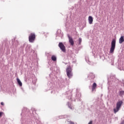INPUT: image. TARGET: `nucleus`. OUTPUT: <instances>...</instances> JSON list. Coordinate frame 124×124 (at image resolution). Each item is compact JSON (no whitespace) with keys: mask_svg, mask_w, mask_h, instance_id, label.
I'll use <instances>...</instances> for the list:
<instances>
[{"mask_svg":"<svg viewBox=\"0 0 124 124\" xmlns=\"http://www.w3.org/2000/svg\"><path fill=\"white\" fill-rule=\"evenodd\" d=\"M123 105V101H119L116 103V108L113 109V112L114 114H116L117 112H119V110L122 107V105Z\"/></svg>","mask_w":124,"mask_h":124,"instance_id":"nucleus-1","label":"nucleus"},{"mask_svg":"<svg viewBox=\"0 0 124 124\" xmlns=\"http://www.w3.org/2000/svg\"><path fill=\"white\" fill-rule=\"evenodd\" d=\"M66 71L67 77H68L69 79H70V78H72V76H73V74L72 73V69L71 68V67H70V66H69L66 68Z\"/></svg>","mask_w":124,"mask_h":124,"instance_id":"nucleus-2","label":"nucleus"},{"mask_svg":"<svg viewBox=\"0 0 124 124\" xmlns=\"http://www.w3.org/2000/svg\"><path fill=\"white\" fill-rule=\"evenodd\" d=\"M115 48H116V39H114L111 41V45L109 51L110 54H113V53H114V51H115Z\"/></svg>","mask_w":124,"mask_h":124,"instance_id":"nucleus-3","label":"nucleus"},{"mask_svg":"<svg viewBox=\"0 0 124 124\" xmlns=\"http://www.w3.org/2000/svg\"><path fill=\"white\" fill-rule=\"evenodd\" d=\"M35 34L34 33H31L29 36V42L31 43L34 42L35 40Z\"/></svg>","mask_w":124,"mask_h":124,"instance_id":"nucleus-4","label":"nucleus"},{"mask_svg":"<svg viewBox=\"0 0 124 124\" xmlns=\"http://www.w3.org/2000/svg\"><path fill=\"white\" fill-rule=\"evenodd\" d=\"M58 46L60 48V49L62 50V52H63L64 53H65V52H66V49H65V46H64V45H63L62 43H59Z\"/></svg>","mask_w":124,"mask_h":124,"instance_id":"nucleus-5","label":"nucleus"},{"mask_svg":"<svg viewBox=\"0 0 124 124\" xmlns=\"http://www.w3.org/2000/svg\"><path fill=\"white\" fill-rule=\"evenodd\" d=\"M68 37L69 39V43H70L71 45L73 46L74 45V41H73V39H72V37H70L69 35H68Z\"/></svg>","mask_w":124,"mask_h":124,"instance_id":"nucleus-6","label":"nucleus"},{"mask_svg":"<svg viewBox=\"0 0 124 124\" xmlns=\"http://www.w3.org/2000/svg\"><path fill=\"white\" fill-rule=\"evenodd\" d=\"M96 87H97V85L95 82L93 83L92 85V92L95 91V89H96Z\"/></svg>","mask_w":124,"mask_h":124,"instance_id":"nucleus-7","label":"nucleus"},{"mask_svg":"<svg viewBox=\"0 0 124 124\" xmlns=\"http://www.w3.org/2000/svg\"><path fill=\"white\" fill-rule=\"evenodd\" d=\"M88 21L89 22V24H93V17L90 16L88 17Z\"/></svg>","mask_w":124,"mask_h":124,"instance_id":"nucleus-8","label":"nucleus"},{"mask_svg":"<svg viewBox=\"0 0 124 124\" xmlns=\"http://www.w3.org/2000/svg\"><path fill=\"white\" fill-rule=\"evenodd\" d=\"M123 42H124V36H122L119 39V43L120 44H122Z\"/></svg>","mask_w":124,"mask_h":124,"instance_id":"nucleus-9","label":"nucleus"},{"mask_svg":"<svg viewBox=\"0 0 124 124\" xmlns=\"http://www.w3.org/2000/svg\"><path fill=\"white\" fill-rule=\"evenodd\" d=\"M16 81L18 84V85L22 87L23 84L22 83V82H21V80H20V79L19 78H16Z\"/></svg>","mask_w":124,"mask_h":124,"instance_id":"nucleus-10","label":"nucleus"},{"mask_svg":"<svg viewBox=\"0 0 124 124\" xmlns=\"http://www.w3.org/2000/svg\"><path fill=\"white\" fill-rule=\"evenodd\" d=\"M51 60L53 61V62H56V61H57V57H56L55 55H53L51 57Z\"/></svg>","mask_w":124,"mask_h":124,"instance_id":"nucleus-11","label":"nucleus"},{"mask_svg":"<svg viewBox=\"0 0 124 124\" xmlns=\"http://www.w3.org/2000/svg\"><path fill=\"white\" fill-rule=\"evenodd\" d=\"M119 94L120 96H123L124 94V91H120L119 93Z\"/></svg>","mask_w":124,"mask_h":124,"instance_id":"nucleus-12","label":"nucleus"},{"mask_svg":"<svg viewBox=\"0 0 124 124\" xmlns=\"http://www.w3.org/2000/svg\"><path fill=\"white\" fill-rule=\"evenodd\" d=\"M78 42H79V44H81V42H82V39H81V38H79L78 39Z\"/></svg>","mask_w":124,"mask_h":124,"instance_id":"nucleus-13","label":"nucleus"},{"mask_svg":"<svg viewBox=\"0 0 124 124\" xmlns=\"http://www.w3.org/2000/svg\"><path fill=\"white\" fill-rule=\"evenodd\" d=\"M68 124H74V123L71 121H68Z\"/></svg>","mask_w":124,"mask_h":124,"instance_id":"nucleus-14","label":"nucleus"},{"mask_svg":"<svg viewBox=\"0 0 124 124\" xmlns=\"http://www.w3.org/2000/svg\"><path fill=\"white\" fill-rule=\"evenodd\" d=\"M1 105H2V106H3V105H4V103H3V102H1Z\"/></svg>","mask_w":124,"mask_h":124,"instance_id":"nucleus-15","label":"nucleus"},{"mask_svg":"<svg viewBox=\"0 0 124 124\" xmlns=\"http://www.w3.org/2000/svg\"><path fill=\"white\" fill-rule=\"evenodd\" d=\"M88 124H93V121H90Z\"/></svg>","mask_w":124,"mask_h":124,"instance_id":"nucleus-16","label":"nucleus"},{"mask_svg":"<svg viewBox=\"0 0 124 124\" xmlns=\"http://www.w3.org/2000/svg\"><path fill=\"white\" fill-rule=\"evenodd\" d=\"M2 116V112H0V117H1Z\"/></svg>","mask_w":124,"mask_h":124,"instance_id":"nucleus-17","label":"nucleus"},{"mask_svg":"<svg viewBox=\"0 0 124 124\" xmlns=\"http://www.w3.org/2000/svg\"><path fill=\"white\" fill-rule=\"evenodd\" d=\"M121 124H124V123H122Z\"/></svg>","mask_w":124,"mask_h":124,"instance_id":"nucleus-18","label":"nucleus"}]
</instances>
